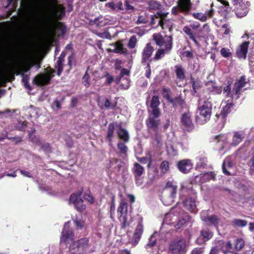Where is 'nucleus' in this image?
<instances>
[{"label":"nucleus","instance_id":"1","mask_svg":"<svg viewBox=\"0 0 254 254\" xmlns=\"http://www.w3.org/2000/svg\"><path fill=\"white\" fill-rule=\"evenodd\" d=\"M55 10H53L49 14H45L41 12H34L32 16V21L38 25L51 27L54 26L56 30L61 32L64 35L67 29L65 25L58 20H61L65 15V8L63 5L55 3Z\"/></svg>","mask_w":254,"mask_h":254},{"label":"nucleus","instance_id":"2","mask_svg":"<svg viewBox=\"0 0 254 254\" xmlns=\"http://www.w3.org/2000/svg\"><path fill=\"white\" fill-rule=\"evenodd\" d=\"M160 105L159 98L157 95L152 96L150 104V109H148V118L146 120V125L148 129H153L156 133L158 130L160 120L158 119L161 115V111L159 108Z\"/></svg>","mask_w":254,"mask_h":254},{"label":"nucleus","instance_id":"3","mask_svg":"<svg viewBox=\"0 0 254 254\" xmlns=\"http://www.w3.org/2000/svg\"><path fill=\"white\" fill-rule=\"evenodd\" d=\"M212 114V104L205 101L202 105L199 104L197 107L195 121L197 123L203 125L209 121Z\"/></svg>","mask_w":254,"mask_h":254},{"label":"nucleus","instance_id":"4","mask_svg":"<svg viewBox=\"0 0 254 254\" xmlns=\"http://www.w3.org/2000/svg\"><path fill=\"white\" fill-rule=\"evenodd\" d=\"M89 247V239L84 237L73 241L69 245L68 251L72 254H85Z\"/></svg>","mask_w":254,"mask_h":254},{"label":"nucleus","instance_id":"5","mask_svg":"<svg viewBox=\"0 0 254 254\" xmlns=\"http://www.w3.org/2000/svg\"><path fill=\"white\" fill-rule=\"evenodd\" d=\"M152 37L156 45L160 48L165 49L167 51H172L173 46L172 36L163 35L160 33H158L154 34Z\"/></svg>","mask_w":254,"mask_h":254},{"label":"nucleus","instance_id":"6","mask_svg":"<svg viewBox=\"0 0 254 254\" xmlns=\"http://www.w3.org/2000/svg\"><path fill=\"white\" fill-rule=\"evenodd\" d=\"M172 254H185L187 251L186 240L183 238H177L172 241L168 247Z\"/></svg>","mask_w":254,"mask_h":254},{"label":"nucleus","instance_id":"7","mask_svg":"<svg viewBox=\"0 0 254 254\" xmlns=\"http://www.w3.org/2000/svg\"><path fill=\"white\" fill-rule=\"evenodd\" d=\"M55 70L49 67V70L44 73H39L33 79V83L38 86H44L49 84L54 77Z\"/></svg>","mask_w":254,"mask_h":254},{"label":"nucleus","instance_id":"8","mask_svg":"<svg viewBox=\"0 0 254 254\" xmlns=\"http://www.w3.org/2000/svg\"><path fill=\"white\" fill-rule=\"evenodd\" d=\"M249 82V80L246 78L245 75H242L238 79H237L233 85L231 97H233L235 95L236 96V99H239L243 91V88H244Z\"/></svg>","mask_w":254,"mask_h":254},{"label":"nucleus","instance_id":"9","mask_svg":"<svg viewBox=\"0 0 254 254\" xmlns=\"http://www.w3.org/2000/svg\"><path fill=\"white\" fill-rule=\"evenodd\" d=\"M74 239V234L70 227V222L69 221L65 223L63 228L62 235L60 238L61 243H64L67 245L70 241H73Z\"/></svg>","mask_w":254,"mask_h":254},{"label":"nucleus","instance_id":"10","mask_svg":"<svg viewBox=\"0 0 254 254\" xmlns=\"http://www.w3.org/2000/svg\"><path fill=\"white\" fill-rule=\"evenodd\" d=\"M35 64L31 61H22L20 60L18 63L13 66V72L16 75H21L23 76L25 73L28 72L34 65Z\"/></svg>","mask_w":254,"mask_h":254},{"label":"nucleus","instance_id":"11","mask_svg":"<svg viewBox=\"0 0 254 254\" xmlns=\"http://www.w3.org/2000/svg\"><path fill=\"white\" fill-rule=\"evenodd\" d=\"M181 123L184 130L190 132L193 130L194 126L192 121L191 113L189 110L182 114Z\"/></svg>","mask_w":254,"mask_h":254},{"label":"nucleus","instance_id":"12","mask_svg":"<svg viewBox=\"0 0 254 254\" xmlns=\"http://www.w3.org/2000/svg\"><path fill=\"white\" fill-rule=\"evenodd\" d=\"M82 192L72 193L69 197L70 203H72L75 209L79 212H82L85 209V205L83 204V201L81 198Z\"/></svg>","mask_w":254,"mask_h":254},{"label":"nucleus","instance_id":"13","mask_svg":"<svg viewBox=\"0 0 254 254\" xmlns=\"http://www.w3.org/2000/svg\"><path fill=\"white\" fill-rule=\"evenodd\" d=\"M167 13H163L161 11H157L154 15H151L150 24L154 25L156 23H158V25L160 26L163 29L167 28V20L165 18Z\"/></svg>","mask_w":254,"mask_h":254},{"label":"nucleus","instance_id":"14","mask_svg":"<svg viewBox=\"0 0 254 254\" xmlns=\"http://www.w3.org/2000/svg\"><path fill=\"white\" fill-rule=\"evenodd\" d=\"M177 169L183 174H188L193 168V164L192 160L185 159L179 161L176 165Z\"/></svg>","mask_w":254,"mask_h":254},{"label":"nucleus","instance_id":"15","mask_svg":"<svg viewBox=\"0 0 254 254\" xmlns=\"http://www.w3.org/2000/svg\"><path fill=\"white\" fill-rule=\"evenodd\" d=\"M154 49L150 43H147L143 49L141 54V64H145L147 62H151L153 59L151 58Z\"/></svg>","mask_w":254,"mask_h":254},{"label":"nucleus","instance_id":"16","mask_svg":"<svg viewBox=\"0 0 254 254\" xmlns=\"http://www.w3.org/2000/svg\"><path fill=\"white\" fill-rule=\"evenodd\" d=\"M250 44V41H244L236 49V57L239 59L246 60Z\"/></svg>","mask_w":254,"mask_h":254},{"label":"nucleus","instance_id":"17","mask_svg":"<svg viewBox=\"0 0 254 254\" xmlns=\"http://www.w3.org/2000/svg\"><path fill=\"white\" fill-rule=\"evenodd\" d=\"M132 170L134 175L136 184L137 186L142 185L143 181L140 178V177L144 173V168L140 164L135 162L133 164V167Z\"/></svg>","mask_w":254,"mask_h":254},{"label":"nucleus","instance_id":"18","mask_svg":"<svg viewBox=\"0 0 254 254\" xmlns=\"http://www.w3.org/2000/svg\"><path fill=\"white\" fill-rule=\"evenodd\" d=\"M234 104L233 103H227L223 108L221 113L218 115V118L221 119L222 122L221 124L220 128H222L225 125L226 118L228 114L231 111V109L233 107Z\"/></svg>","mask_w":254,"mask_h":254},{"label":"nucleus","instance_id":"19","mask_svg":"<svg viewBox=\"0 0 254 254\" xmlns=\"http://www.w3.org/2000/svg\"><path fill=\"white\" fill-rule=\"evenodd\" d=\"M249 11V8L247 5V2L237 3L235 6V12L238 17H243L246 16Z\"/></svg>","mask_w":254,"mask_h":254},{"label":"nucleus","instance_id":"20","mask_svg":"<svg viewBox=\"0 0 254 254\" xmlns=\"http://www.w3.org/2000/svg\"><path fill=\"white\" fill-rule=\"evenodd\" d=\"M177 3L180 11L183 13H189L192 8L191 0H178Z\"/></svg>","mask_w":254,"mask_h":254},{"label":"nucleus","instance_id":"21","mask_svg":"<svg viewBox=\"0 0 254 254\" xmlns=\"http://www.w3.org/2000/svg\"><path fill=\"white\" fill-rule=\"evenodd\" d=\"M183 205L186 209L189 210L191 212H195L196 207L195 197H190L186 198L183 201Z\"/></svg>","mask_w":254,"mask_h":254},{"label":"nucleus","instance_id":"22","mask_svg":"<svg viewBox=\"0 0 254 254\" xmlns=\"http://www.w3.org/2000/svg\"><path fill=\"white\" fill-rule=\"evenodd\" d=\"M118 216L120 221H122L123 216H127V203L124 200H122L117 209Z\"/></svg>","mask_w":254,"mask_h":254},{"label":"nucleus","instance_id":"23","mask_svg":"<svg viewBox=\"0 0 254 254\" xmlns=\"http://www.w3.org/2000/svg\"><path fill=\"white\" fill-rule=\"evenodd\" d=\"M143 226L142 223L140 222L137 225L133 236V240L135 244H138L140 241L143 232Z\"/></svg>","mask_w":254,"mask_h":254},{"label":"nucleus","instance_id":"24","mask_svg":"<svg viewBox=\"0 0 254 254\" xmlns=\"http://www.w3.org/2000/svg\"><path fill=\"white\" fill-rule=\"evenodd\" d=\"M118 98V97H116V101L112 103L111 102L110 99L105 98V99H104V103H98V105L99 106H100V108L102 109L105 108L108 110H113L117 106V101Z\"/></svg>","mask_w":254,"mask_h":254},{"label":"nucleus","instance_id":"25","mask_svg":"<svg viewBox=\"0 0 254 254\" xmlns=\"http://www.w3.org/2000/svg\"><path fill=\"white\" fill-rule=\"evenodd\" d=\"M116 124L117 123L115 122L111 123L109 124L107 128L106 139L110 143H112L114 136Z\"/></svg>","mask_w":254,"mask_h":254},{"label":"nucleus","instance_id":"26","mask_svg":"<svg viewBox=\"0 0 254 254\" xmlns=\"http://www.w3.org/2000/svg\"><path fill=\"white\" fill-rule=\"evenodd\" d=\"M115 49H110L109 51L115 53L120 54H126L127 52V49L124 47V45L122 42L118 41L114 43Z\"/></svg>","mask_w":254,"mask_h":254},{"label":"nucleus","instance_id":"27","mask_svg":"<svg viewBox=\"0 0 254 254\" xmlns=\"http://www.w3.org/2000/svg\"><path fill=\"white\" fill-rule=\"evenodd\" d=\"M118 127L119 130L117 133L119 137L125 142H128L129 140V136L128 131L126 129L123 128L121 125L118 126Z\"/></svg>","mask_w":254,"mask_h":254},{"label":"nucleus","instance_id":"28","mask_svg":"<svg viewBox=\"0 0 254 254\" xmlns=\"http://www.w3.org/2000/svg\"><path fill=\"white\" fill-rule=\"evenodd\" d=\"M175 73L177 78L180 81H183L186 79V72L182 65H176L175 66Z\"/></svg>","mask_w":254,"mask_h":254},{"label":"nucleus","instance_id":"29","mask_svg":"<svg viewBox=\"0 0 254 254\" xmlns=\"http://www.w3.org/2000/svg\"><path fill=\"white\" fill-rule=\"evenodd\" d=\"M170 103L175 108H176L178 107H181L182 108H183L184 106L186 105L185 101L181 95L175 98H172Z\"/></svg>","mask_w":254,"mask_h":254},{"label":"nucleus","instance_id":"30","mask_svg":"<svg viewBox=\"0 0 254 254\" xmlns=\"http://www.w3.org/2000/svg\"><path fill=\"white\" fill-rule=\"evenodd\" d=\"M190 83L191 84L192 88L194 93H196L198 90L202 87V83L198 78H195L192 76L190 77Z\"/></svg>","mask_w":254,"mask_h":254},{"label":"nucleus","instance_id":"31","mask_svg":"<svg viewBox=\"0 0 254 254\" xmlns=\"http://www.w3.org/2000/svg\"><path fill=\"white\" fill-rule=\"evenodd\" d=\"M201 219L205 222H209L210 224L217 226L219 224V219L215 215L211 216H201Z\"/></svg>","mask_w":254,"mask_h":254},{"label":"nucleus","instance_id":"32","mask_svg":"<svg viewBox=\"0 0 254 254\" xmlns=\"http://www.w3.org/2000/svg\"><path fill=\"white\" fill-rule=\"evenodd\" d=\"M183 30L189 36L190 39H191L195 45H198V42L196 39V33L193 32L189 27L187 26L183 27Z\"/></svg>","mask_w":254,"mask_h":254},{"label":"nucleus","instance_id":"33","mask_svg":"<svg viewBox=\"0 0 254 254\" xmlns=\"http://www.w3.org/2000/svg\"><path fill=\"white\" fill-rule=\"evenodd\" d=\"M171 51H167L166 49L163 48H159L156 52L154 57L153 58V60L155 61H159L162 59L165 55V54H169Z\"/></svg>","mask_w":254,"mask_h":254},{"label":"nucleus","instance_id":"34","mask_svg":"<svg viewBox=\"0 0 254 254\" xmlns=\"http://www.w3.org/2000/svg\"><path fill=\"white\" fill-rule=\"evenodd\" d=\"M234 247L236 251L242 250L245 246V242L242 238H238L234 241Z\"/></svg>","mask_w":254,"mask_h":254},{"label":"nucleus","instance_id":"35","mask_svg":"<svg viewBox=\"0 0 254 254\" xmlns=\"http://www.w3.org/2000/svg\"><path fill=\"white\" fill-rule=\"evenodd\" d=\"M209 92L212 95H220L223 91L222 86H218L214 83L211 87L208 88Z\"/></svg>","mask_w":254,"mask_h":254},{"label":"nucleus","instance_id":"36","mask_svg":"<svg viewBox=\"0 0 254 254\" xmlns=\"http://www.w3.org/2000/svg\"><path fill=\"white\" fill-rule=\"evenodd\" d=\"M248 221L245 220L234 219L232 221V226L234 227H244L247 226Z\"/></svg>","mask_w":254,"mask_h":254},{"label":"nucleus","instance_id":"37","mask_svg":"<svg viewBox=\"0 0 254 254\" xmlns=\"http://www.w3.org/2000/svg\"><path fill=\"white\" fill-rule=\"evenodd\" d=\"M201 236L204 241H207L213 237V233L208 229H204L201 231Z\"/></svg>","mask_w":254,"mask_h":254},{"label":"nucleus","instance_id":"38","mask_svg":"<svg viewBox=\"0 0 254 254\" xmlns=\"http://www.w3.org/2000/svg\"><path fill=\"white\" fill-rule=\"evenodd\" d=\"M243 138V135L238 132H235L233 137L232 144L235 145H238L242 142Z\"/></svg>","mask_w":254,"mask_h":254},{"label":"nucleus","instance_id":"39","mask_svg":"<svg viewBox=\"0 0 254 254\" xmlns=\"http://www.w3.org/2000/svg\"><path fill=\"white\" fill-rule=\"evenodd\" d=\"M149 18L148 16L145 13H144L143 14H140L138 16L136 23L138 24H146L149 21Z\"/></svg>","mask_w":254,"mask_h":254},{"label":"nucleus","instance_id":"40","mask_svg":"<svg viewBox=\"0 0 254 254\" xmlns=\"http://www.w3.org/2000/svg\"><path fill=\"white\" fill-rule=\"evenodd\" d=\"M64 60H63V58H60V59H58L57 62L56 68H57V75L60 76H61L63 71V67H64Z\"/></svg>","mask_w":254,"mask_h":254},{"label":"nucleus","instance_id":"41","mask_svg":"<svg viewBox=\"0 0 254 254\" xmlns=\"http://www.w3.org/2000/svg\"><path fill=\"white\" fill-rule=\"evenodd\" d=\"M162 94L163 97L166 99L169 103L172 99L171 96V91L170 88H163Z\"/></svg>","mask_w":254,"mask_h":254},{"label":"nucleus","instance_id":"42","mask_svg":"<svg viewBox=\"0 0 254 254\" xmlns=\"http://www.w3.org/2000/svg\"><path fill=\"white\" fill-rule=\"evenodd\" d=\"M169 163L167 161H163L160 166V169L161 173L163 174H166L169 170Z\"/></svg>","mask_w":254,"mask_h":254},{"label":"nucleus","instance_id":"43","mask_svg":"<svg viewBox=\"0 0 254 254\" xmlns=\"http://www.w3.org/2000/svg\"><path fill=\"white\" fill-rule=\"evenodd\" d=\"M89 67L88 66L87 68V70L83 75L82 78V81L83 84V85L86 87H88L90 85L89 79H90V76L89 75L88 73V70H89Z\"/></svg>","mask_w":254,"mask_h":254},{"label":"nucleus","instance_id":"44","mask_svg":"<svg viewBox=\"0 0 254 254\" xmlns=\"http://www.w3.org/2000/svg\"><path fill=\"white\" fill-rule=\"evenodd\" d=\"M231 84L232 82L231 81H228L227 85L223 88V94H225V96L226 97H228L232 95L231 93Z\"/></svg>","mask_w":254,"mask_h":254},{"label":"nucleus","instance_id":"45","mask_svg":"<svg viewBox=\"0 0 254 254\" xmlns=\"http://www.w3.org/2000/svg\"><path fill=\"white\" fill-rule=\"evenodd\" d=\"M192 15L195 18L199 20L201 22H205L207 19L206 14L202 12H194L192 13Z\"/></svg>","mask_w":254,"mask_h":254},{"label":"nucleus","instance_id":"46","mask_svg":"<svg viewBox=\"0 0 254 254\" xmlns=\"http://www.w3.org/2000/svg\"><path fill=\"white\" fill-rule=\"evenodd\" d=\"M96 25L98 27H102L105 26L107 24L105 18L102 16H99L96 18Z\"/></svg>","mask_w":254,"mask_h":254},{"label":"nucleus","instance_id":"47","mask_svg":"<svg viewBox=\"0 0 254 254\" xmlns=\"http://www.w3.org/2000/svg\"><path fill=\"white\" fill-rule=\"evenodd\" d=\"M137 41L135 35H133L130 37L127 46L130 49H133L136 44Z\"/></svg>","mask_w":254,"mask_h":254},{"label":"nucleus","instance_id":"48","mask_svg":"<svg viewBox=\"0 0 254 254\" xmlns=\"http://www.w3.org/2000/svg\"><path fill=\"white\" fill-rule=\"evenodd\" d=\"M117 147L122 154H126L128 150V148L127 146L126 145L125 143L123 142L118 143Z\"/></svg>","mask_w":254,"mask_h":254},{"label":"nucleus","instance_id":"49","mask_svg":"<svg viewBox=\"0 0 254 254\" xmlns=\"http://www.w3.org/2000/svg\"><path fill=\"white\" fill-rule=\"evenodd\" d=\"M144 65H146L145 67L144 68L145 71V76L147 78L150 79L151 74L150 62H147Z\"/></svg>","mask_w":254,"mask_h":254},{"label":"nucleus","instance_id":"50","mask_svg":"<svg viewBox=\"0 0 254 254\" xmlns=\"http://www.w3.org/2000/svg\"><path fill=\"white\" fill-rule=\"evenodd\" d=\"M207 159L205 157H201L199 159V162L197 166L199 168H205L207 166Z\"/></svg>","mask_w":254,"mask_h":254},{"label":"nucleus","instance_id":"51","mask_svg":"<svg viewBox=\"0 0 254 254\" xmlns=\"http://www.w3.org/2000/svg\"><path fill=\"white\" fill-rule=\"evenodd\" d=\"M220 54L224 58H229L232 56V53L230 49L226 48H222L220 50Z\"/></svg>","mask_w":254,"mask_h":254},{"label":"nucleus","instance_id":"52","mask_svg":"<svg viewBox=\"0 0 254 254\" xmlns=\"http://www.w3.org/2000/svg\"><path fill=\"white\" fill-rule=\"evenodd\" d=\"M188 220L186 218H182L179 219L175 225V227L176 229H179L182 228L187 222Z\"/></svg>","mask_w":254,"mask_h":254},{"label":"nucleus","instance_id":"53","mask_svg":"<svg viewBox=\"0 0 254 254\" xmlns=\"http://www.w3.org/2000/svg\"><path fill=\"white\" fill-rule=\"evenodd\" d=\"M23 78L22 79V82L24 83L25 87L29 90H31L32 88L29 84V76L28 75H24L22 76Z\"/></svg>","mask_w":254,"mask_h":254},{"label":"nucleus","instance_id":"54","mask_svg":"<svg viewBox=\"0 0 254 254\" xmlns=\"http://www.w3.org/2000/svg\"><path fill=\"white\" fill-rule=\"evenodd\" d=\"M121 224V228L123 229H126L127 227H128L130 223L127 222V216H123L122 217V221Z\"/></svg>","mask_w":254,"mask_h":254},{"label":"nucleus","instance_id":"55","mask_svg":"<svg viewBox=\"0 0 254 254\" xmlns=\"http://www.w3.org/2000/svg\"><path fill=\"white\" fill-rule=\"evenodd\" d=\"M168 152L173 156H177L178 154V150L174 145H171L170 146L168 149Z\"/></svg>","mask_w":254,"mask_h":254},{"label":"nucleus","instance_id":"56","mask_svg":"<svg viewBox=\"0 0 254 254\" xmlns=\"http://www.w3.org/2000/svg\"><path fill=\"white\" fill-rule=\"evenodd\" d=\"M248 166L249 167V172L252 174L254 173V156L251 158L247 163Z\"/></svg>","mask_w":254,"mask_h":254},{"label":"nucleus","instance_id":"57","mask_svg":"<svg viewBox=\"0 0 254 254\" xmlns=\"http://www.w3.org/2000/svg\"><path fill=\"white\" fill-rule=\"evenodd\" d=\"M6 139L12 140L15 144H18L22 141V136L9 137L6 136Z\"/></svg>","mask_w":254,"mask_h":254},{"label":"nucleus","instance_id":"58","mask_svg":"<svg viewBox=\"0 0 254 254\" xmlns=\"http://www.w3.org/2000/svg\"><path fill=\"white\" fill-rule=\"evenodd\" d=\"M83 198L84 199L87 200L88 201H89L90 203H93L94 202V198H93V196L92 195V194L90 192L84 193V194L83 195Z\"/></svg>","mask_w":254,"mask_h":254},{"label":"nucleus","instance_id":"59","mask_svg":"<svg viewBox=\"0 0 254 254\" xmlns=\"http://www.w3.org/2000/svg\"><path fill=\"white\" fill-rule=\"evenodd\" d=\"M73 222L78 229L82 228L84 226V222L81 220L76 219Z\"/></svg>","mask_w":254,"mask_h":254},{"label":"nucleus","instance_id":"60","mask_svg":"<svg viewBox=\"0 0 254 254\" xmlns=\"http://www.w3.org/2000/svg\"><path fill=\"white\" fill-rule=\"evenodd\" d=\"M177 186H175L174 187H171L170 189H169L168 190H167L169 191V192L170 193L171 197L172 199H173L175 197V195L177 193Z\"/></svg>","mask_w":254,"mask_h":254},{"label":"nucleus","instance_id":"61","mask_svg":"<svg viewBox=\"0 0 254 254\" xmlns=\"http://www.w3.org/2000/svg\"><path fill=\"white\" fill-rule=\"evenodd\" d=\"M41 149L47 153H49L51 151V148L49 143H44L41 146Z\"/></svg>","mask_w":254,"mask_h":254},{"label":"nucleus","instance_id":"62","mask_svg":"<svg viewBox=\"0 0 254 254\" xmlns=\"http://www.w3.org/2000/svg\"><path fill=\"white\" fill-rule=\"evenodd\" d=\"M156 244V239L155 237L152 235L149 239V242L147 244V246L149 247H152L154 246Z\"/></svg>","mask_w":254,"mask_h":254},{"label":"nucleus","instance_id":"63","mask_svg":"<svg viewBox=\"0 0 254 254\" xmlns=\"http://www.w3.org/2000/svg\"><path fill=\"white\" fill-rule=\"evenodd\" d=\"M160 4L157 1H151L149 3V7L151 9H159L160 7Z\"/></svg>","mask_w":254,"mask_h":254},{"label":"nucleus","instance_id":"64","mask_svg":"<svg viewBox=\"0 0 254 254\" xmlns=\"http://www.w3.org/2000/svg\"><path fill=\"white\" fill-rule=\"evenodd\" d=\"M203 252V251L202 248H196L192 250L191 254H202Z\"/></svg>","mask_w":254,"mask_h":254}]
</instances>
